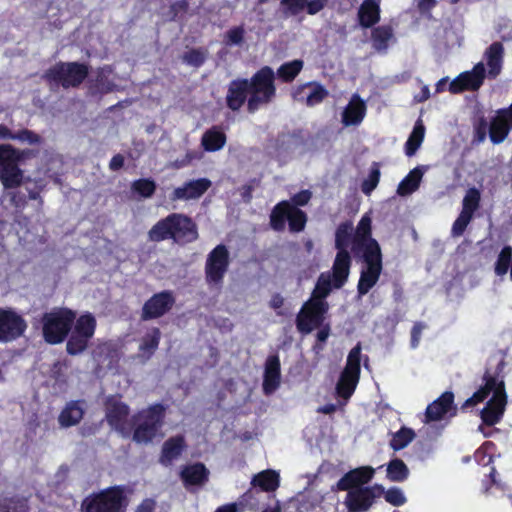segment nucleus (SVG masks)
I'll use <instances>...</instances> for the list:
<instances>
[{
    "label": "nucleus",
    "mask_w": 512,
    "mask_h": 512,
    "mask_svg": "<svg viewBox=\"0 0 512 512\" xmlns=\"http://www.w3.org/2000/svg\"><path fill=\"white\" fill-rule=\"evenodd\" d=\"M84 404V400H73L68 402L58 417L60 426L71 427L78 424L84 416Z\"/></svg>",
    "instance_id": "obj_33"
},
{
    "label": "nucleus",
    "mask_w": 512,
    "mask_h": 512,
    "mask_svg": "<svg viewBox=\"0 0 512 512\" xmlns=\"http://www.w3.org/2000/svg\"><path fill=\"white\" fill-rule=\"evenodd\" d=\"M512 126L504 116L497 113L489 122V138L493 144L502 143L508 136Z\"/></svg>",
    "instance_id": "obj_37"
},
{
    "label": "nucleus",
    "mask_w": 512,
    "mask_h": 512,
    "mask_svg": "<svg viewBox=\"0 0 512 512\" xmlns=\"http://www.w3.org/2000/svg\"><path fill=\"white\" fill-rule=\"evenodd\" d=\"M409 473L407 465L400 458H394L386 465V477L391 482H404Z\"/></svg>",
    "instance_id": "obj_41"
},
{
    "label": "nucleus",
    "mask_w": 512,
    "mask_h": 512,
    "mask_svg": "<svg viewBox=\"0 0 512 512\" xmlns=\"http://www.w3.org/2000/svg\"><path fill=\"white\" fill-rule=\"evenodd\" d=\"M189 9L188 0H180L170 5L171 20L175 21L180 15L185 14Z\"/></svg>",
    "instance_id": "obj_64"
},
{
    "label": "nucleus",
    "mask_w": 512,
    "mask_h": 512,
    "mask_svg": "<svg viewBox=\"0 0 512 512\" xmlns=\"http://www.w3.org/2000/svg\"><path fill=\"white\" fill-rule=\"evenodd\" d=\"M148 240L159 243L172 240L178 245H186L198 238V228L191 217L182 213H171L157 221L147 233Z\"/></svg>",
    "instance_id": "obj_1"
},
{
    "label": "nucleus",
    "mask_w": 512,
    "mask_h": 512,
    "mask_svg": "<svg viewBox=\"0 0 512 512\" xmlns=\"http://www.w3.org/2000/svg\"><path fill=\"white\" fill-rule=\"evenodd\" d=\"M353 224L351 221H345L338 225L335 232V248L337 254L334 259V270L339 276V281L349 276L351 267V256L348 252L349 245L353 241Z\"/></svg>",
    "instance_id": "obj_8"
},
{
    "label": "nucleus",
    "mask_w": 512,
    "mask_h": 512,
    "mask_svg": "<svg viewBox=\"0 0 512 512\" xmlns=\"http://www.w3.org/2000/svg\"><path fill=\"white\" fill-rule=\"evenodd\" d=\"M88 75V67L79 62H58L47 69L42 79L52 91L60 87H78Z\"/></svg>",
    "instance_id": "obj_5"
},
{
    "label": "nucleus",
    "mask_w": 512,
    "mask_h": 512,
    "mask_svg": "<svg viewBox=\"0 0 512 512\" xmlns=\"http://www.w3.org/2000/svg\"><path fill=\"white\" fill-rule=\"evenodd\" d=\"M289 202L282 201L278 203L270 214V225L275 231H283L288 218Z\"/></svg>",
    "instance_id": "obj_43"
},
{
    "label": "nucleus",
    "mask_w": 512,
    "mask_h": 512,
    "mask_svg": "<svg viewBox=\"0 0 512 512\" xmlns=\"http://www.w3.org/2000/svg\"><path fill=\"white\" fill-rule=\"evenodd\" d=\"M416 437L413 429L408 427H402L399 431L392 435V439L389 442L390 447L394 451H399L407 447Z\"/></svg>",
    "instance_id": "obj_46"
},
{
    "label": "nucleus",
    "mask_w": 512,
    "mask_h": 512,
    "mask_svg": "<svg viewBox=\"0 0 512 512\" xmlns=\"http://www.w3.org/2000/svg\"><path fill=\"white\" fill-rule=\"evenodd\" d=\"M175 296L171 290H163L151 296L143 305L141 320L157 319L168 313L175 304Z\"/></svg>",
    "instance_id": "obj_16"
},
{
    "label": "nucleus",
    "mask_w": 512,
    "mask_h": 512,
    "mask_svg": "<svg viewBox=\"0 0 512 512\" xmlns=\"http://www.w3.org/2000/svg\"><path fill=\"white\" fill-rule=\"evenodd\" d=\"M385 500L393 506H402L406 503L407 499L399 487H391L387 491L384 490Z\"/></svg>",
    "instance_id": "obj_57"
},
{
    "label": "nucleus",
    "mask_w": 512,
    "mask_h": 512,
    "mask_svg": "<svg viewBox=\"0 0 512 512\" xmlns=\"http://www.w3.org/2000/svg\"><path fill=\"white\" fill-rule=\"evenodd\" d=\"M375 474V470L370 466H362L345 473L337 482V488L341 491L354 489L356 487H365Z\"/></svg>",
    "instance_id": "obj_24"
},
{
    "label": "nucleus",
    "mask_w": 512,
    "mask_h": 512,
    "mask_svg": "<svg viewBox=\"0 0 512 512\" xmlns=\"http://www.w3.org/2000/svg\"><path fill=\"white\" fill-rule=\"evenodd\" d=\"M166 410L165 405L155 403L135 413L131 417L132 440L140 445H148L162 439Z\"/></svg>",
    "instance_id": "obj_3"
},
{
    "label": "nucleus",
    "mask_w": 512,
    "mask_h": 512,
    "mask_svg": "<svg viewBox=\"0 0 512 512\" xmlns=\"http://www.w3.org/2000/svg\"><path fill=\"white\" fill-rule=\"evenodd\" d=\"M230 264L229 251L224 244L217 245L207 255L205 262V280L208 285L220 286Z\"/></svg>",
    "instance_id": "obj_12"
},
{
    "label": "nucleus",
    "mask_w": 512,
    "mask_h": 512,
    "mask_svg": "<svg viewBox=\"0 0 512 512\" xmlns=\"http://www.w3.org/2000/svg\"><path fill=\"white\" fill-rule=\"evenodd\" d=\"M489 133V122L484 116L479 117L473 124L472 144L479 145L486 140Z\"/></svg>",
    "instance_id": "obj_54"
},
{
    "label": "nucleus",
    "mask_w": 512,
    "mask_h": 512,
    "mask_svg": "<svg viewBox=\"0 0 512 512\" xmlns=\"http://www.w3.org/2000/svg\"><path fill=\"white\" fill-rule=\"evenodd\" d=\"M124 486H114L87 496L81 504L82 512H126L129 499Z\"/></svg>",
    "instance_id": "obj_6"
},
{
    "label": "nucleus",
    "mask_w": 512,
    "mask_h": 512,
    "mask_svg": "<svg viewBox=\"0 0 512 512\" xmlns=\"http://www.w3.org/2000/svg\"><path fill=\"white\" fill-rule=\"evenodd\" d=\"M512 264V247L505 246L500 251L495 262L494 271L497 276H504L511 268Z\"/></svg>",
    "instance_id": "obj_49"
},
{
    "label": "nucleus",
    "mask_w": 512,
    "mask_h": 512,
    "mask_svg": "<svg viewBox=\"0 0 512 512\" xmlns=\"http://www.w3.org/2000/svg\"><path fill=\"white\" fill-rule=\"evenodd\" d=\"M303 65L304 62L300 59L285 62L277 69L275 77L277 76L281 81L285 83H290L301 72Z\"/></svg>",
    "instance_id": "obj_42"
},
{
    "label": "nucleus",
    "mask_w": 512,
    "mask_h": 512,
    "mask_svg": "<svg viewBox=\"0 0 512 512\" xmlns=\"http://www.w3.org/2000/svg\"><path fill=\"white\" fill-rule=\"evenodd\" d=\"M75 318V312L67 308L54 309L44 313L40 320L44 340L49 344L63 342L69 335Z\"/></svg>",
    "instance_id": "obj_7"
},
{
    "label": "nucleus",
    "mask_w": 512,
    "mask_h": 512,
    "mask_svg": "<svg viewBox=\"0 0 512 512\" xmlns=\"http://www.w3.org/2000/svg\"><path fill=\"white\" fill-rule=\"evenodd\" d=\"M328 91L319 83H308L299 86L293 92V98L305 102L307 106H315L321 103L327 96Z\"/></svg>",
    "instance_id": "obj_29"
},
{
    "label": "nucleus",
    "mask_w": 512,
    "mask_h": 512,
    "mask_svg": "<svg viewBox=\"0 0 512 512\" xmlns=\"http://www.w3.org/2000/svg\"><path fill=\"white\" fill-rule=\"evenodd\" d=\"M484 380V387L480 388L468 398L463 403L461 409L464 410L468 407L475 406L477 403L484 401L489 394L492 393L491 399L480 412L483 423L492 426L501 420L507 404V396L503 381L498 382L496 378L490 376L488 372L485 373Z\"/></svg>",
    "instance_id": "obj_2"
},
{
    "label": "nucleus",
    "mask_w": 512,
    "mask_h": 512,
    "mask_svg": "<svg viewBox=\"0 0 512 512\" xmlns=\"http://www.w3.org/2000/svg\"><path fill=\"white\" fill-rule=\"evenodd\" d=\"M207 57L208 52L206 49L192 48L182 54L181 60L188 66L199 68L205 63Z\"/></svg>",
    "instance_id": "obj_47"
},
{
    "label": "nucleus",
    "mask_w": 512,
    "mask_h": 512,
    "mask_svg": "<svg viewBox=\"0 0 512 512\" xmlns=\"http://www.w3.org/2000/svg\"><path fill=\"white\" fill-rule=\"evenodd\" d=\"M212 183L208 178L189 180L182 186L173 190L170 195L171 201L192 200L200 198L211 187Z\"/></svg>",
    "instance_id": "obj_23"
},
{
    "label": "nucleus",
    "mask_w": 512,
    "mask_h": 512,
    "mask_svg": "<svg viewBox=\"0 0 512 512\" xmlns=\"http://www.w3.org/2000/svg\"><path fill=\"white\" fill-rule=\"evenodd\" d=\"M281 383V365L278 355H270L265 361L263 375V392L265 395H272Z\"/></svg>",
    "instance_id": "obj_26"
},
{
    "label": "nucleus",
    "mask_w": 512,
    "mask_h": 512,
    "mask_svg": "<svg viewBox=\"0 0 512 512\" xmlns=\"http://www.w3.org/2000/svg\"><path fill=\"white\" fill-rule=\"evenodd\" d=\"M160 336V330L158 328H154L150 334H147L143 338L139 348L144 356L150 358L153 355L155 350L158 348Z\"/></svg>",
    "instance_id": "obj_50"
},
{
    "label": "nucleus",
    "mask_w": 512,
    "mask_h": 512,
    "mask_svg": "<svg viewBox=\"0 0 512 512\" xmlns=\"http://www.w3.org/2000/svg\"><path fill=\"white\" fill-rule=\"evenodd\" d=\"M187 444L184 435L178 434L168 438L162 445L159 463L165 467L171 466L186 450Z\"/></svg>",
    "instance_id": "obj_27"
},
{
    "label": "nucleus",
    "mask_w": 512,
    "mask_h": 512,
    "mask_svg": "<svg viewBox=\"0 0 512 512\" xmlns=\"http://www.w3.org/2000/svg\"><path fill=\"white\" fill-rule=\"evenodd\" d=\"M210 472L201 462L182 466L179 476L183 486L189 492H194L196 488L203 487L209 480Z\"/></svg>",
    "instance_id": "obj_21"
},
{
    "label": "nucleus",
    "mask_w": 512,
    "mask_h": 512,
    "mask_svg": "<svg viewBox=\"0 0 512 512\" xmlns=\"http://www.w3.org/2000/svg\"><path fill=\"white\" fill-rule=\"evenodd\" d=\"M361 347L357 344L348 354L346 366L340 374L336 384V393L347 400L354 393L360 375Z\"/></svg>",
    "instance_id": "obj_10"
},
{
    "label": "nucleus",
    "mask_w": 512,
    "mask_h": 512,
    "mask_svg": "<svg viewBox=\"0 0 512 512\" xmlns=\"http://www.w3.org/2000/svg\"><path fill=\"white\" fill-rule=\"evenodd\" d=\"M156 183L150 178H141L132 182L131 189L143 198H150L156 191Z\"/></svg>",
    "instance_id": "obj_51"
},
{
    "label": "nucleus",
    "mask_w": 512,
    "mask_h": 512,
    "mask_svg": "<svg viewBox=\"0 0 512 512\" xmlns=\"http://www.w3.org/2000/svg\"><path fill=\"white\" fill-rule=\"evenodd\" d=\"M425 136V126L421 119H418L405 143V154L412 157L420 148Z\"/></svg>",
    "instance_id": "obj_40"
},
{
    "label": "nucleus",
    "mask_w": 512,
    "mask_h": 512,
    "mask_svg": "<svg viewBox=\"0 0 512 512\" xmlns=\"http://www.w3.org/2000/svg\"><path fill=\"white\" fill-rule=\"evenodd\" d=\"M372 231V219L370 217L369 213H365L357 227L353 236L352 241V253L353 255H360L368 253V251L374 250V247L378 249V251H381L379 243L372 238L371 236Z\"/></svg>",
    "instance_id": "obj_17"
},
{
    "label": "nucleus",
    "mask_w": 512,
    "mask_h": 512,
    "mask_svg": "<svg viewBox=\"0 0 512 512\" xmlns=\"http://www.w3.org/2000/svg\"><path fill=\"white\" fill-rule=\"evenodd\" d=\"M306 0H280V7L285 17L297 16L305 10Z\"/></svg>",
    "instance_id": "obj_55"
},
{
    "label": "nucleus",
    "mask_w": 512,
    "mask_h": 512,
    "mask_svg": "<svg viewBox=\"0 0 512 512\" xmlns=\"http://www.w3.org/2000/svg\"><path fill=\"white\" fill-rule=\"evenodd\" d=\"M354 257L363 260L366 268L362 269L357 285L359 296L366 295L370 289L377 283L382 271V253L378 251L376 246L374 250L368 253L354 255Z\"/></svg>",
    "instance_id": "obj_13"
},
{
    "label": "nucleus",
    "mask_w": 512,
    "mask_h": 512,
    "mask_svg": "<svg viewBox=\"0 0 512 512\" xmlns=\"http://www.w3.org/2000/svg\"><path fill=\"white\" fill-rule=\"evenodd\" d=\"M485 67L483 62L477 63L471 71H466L457 76L449 84V91L453 94L463 91H477L485 79Z\"/></svg>",
    "instance_id": "obj_19"
},
{
    "label": "nucleus",
    "mask_w": 512,
    "mask_h": 512,
    "mask_svg": "<svg viewBox=\"0 0 512 512\" xmlns=\"http://www.w3.org/2000/svg\"><path fill=\"white\" fill-rule=\"evenodd\" d=\"M472 218L473 216L469 215L468 213L460 212L459 216L453 223L451 230L452 235L455 237L461 236L464 233L470 221L472 220Z\"/></svg>",
    "instance_id": "obj_60"
},
{
    "label": "nucleus",
    "mask_w": 512,
    "mask_h": 512,
    "mask_svg": "<svg viewBox=\"0 0 512 512\" xmlns=\"http://www.w3.org/2000/svg\"><path fill=\"white\" fill-rule=\"evenodd\" d=\"M202 158V153L198 151L189 150L186 152L185 156L182 159H176L173 162V167L176 169H180L188 166L195 160H200Z\"/></svg>",
    "instance_id": "obj_63"
},
{
    "label": "nucleus",
    "mask_w": 512,
    "mask_h": 512,
    "mask_svg": "<svg viewBox=\"0 0 512 512\" xmlns=\"http://www.w3.org/2000/svg\"><path fill=\"white\" fill-rule=\"evenodd\" d=\"M329 310L327 301L309 299L306 301L296 317L297 330L302 334H309L314 328L324 324L325 315Z\"/></svg>",
    "instance_id": "obj_11"
},
{
    "label": "nucleus",
    "mask_w": 512,
    "mask_h": 512,
    "mask_svg": "<svg viewBox=\"0 0 512 512\" xmlns=\"http://www.w3.org/2000/svg\"><path fill=\"white\" fill-rule=\"evenodd\" d=\"M380 5L377 0H364L360 5L357 18L362 28H372L380 21Z\"/></svg>",
    "instance_id": "obj_32"
},
{
    "label": "nucleus",
    "mask_w": 512,
    "mask_h": 512,
    "mask_svg": "<svg viewBox=\"0 0 512 512\" xmlns=\"http://www.w3.org/2000/svg\"><path fill=\"white\" fill-rule=\"evenodd\" d=\"M19 163L6 160L5 155L0 156V182L4 189H15L22 185L24 172Z\"/></svg>",
    "instance_id": "obj_25"
},
{
    "label": "nucleus",
    "mask_w": 512,
    "mask_h": 512,
    "mask_svg": "<svg viewBox=\"0 0 512 512\" xmlns=\"http://www.w3.org/2000/svg\"><path fill=\"white\" fill-rule=\"evenodd\" d=\"M251 484L260 487L261 491H275L279 487V474L274 470L262 471L253 477Z\"/></svg>",
    "instance_id": "obj_39"
},
{
    "label": "nucleus",
    "mask_w": 512,
    "mask_h": 512,
    "mask_svg": "<svg viewBox=\"0 0 512 512\" xmlns=\"http://www.w3.org/2000/svg\"><path fill=\"white\" fill-rule=\"evenodd\" d=\"M27 328L25 320L12 310L0 308V342H11L21 337Z\"/></svg>",
    "instance_id": "obj_18"
},
{
    "label": "nucleus",
    "mask_w": 512,
    "mask_h": 512,
    "mask_svg": "<svg viewBox=\"0 0 512 512\" xmlns=\"http://www.w3.org/2000/svg\"><path fill=\"white\" fill-rule=\"evenodd\" d=\"M504 47L501 42H493L485 51L484 58L488 66V77L495 79L501 72Z\"/></svg>",
    "instance_id": "obj_35"
},
{
    "label": "nucleus",
    "mask_w": 512,
    "mask_h": 512,
    "mask_svg": "<svg viewBox=\"0 0 512 512\" xmlns=\"http://www.w3.org/2000/svg\"><path fill=\"white\" fill-rule=\"evenodd\" d=\"M424 169L421 166H417L412 169L408 175L399 183L397 188V194L400 196H408L414 193L420 186Z\"/></svg>",
    "instance_id": "obj_38"
},
{
    "label": "nucleus",
    "mask_w": 512,
    "mask_h": 512,
    "mask_svg": "<svg viewBox=\"0 0 512 512\" xmlns=\"http://www.w3.org/2000/svg\"><path fill=\"white\" fill-rule=\"evenodd\" d=\"M254 491L251 489L244 493L237 502L229 503L219 507L216 512H242L249 504V499L252 498Z\"/></svg>",
    "instance_id": "obj_56"
},
{
    "label": "nucleus",
    "mask_w": 512,
    "mask_h": 512,
    "mask_svg": "<svg viewBox=\"0 0 512 512\" xmlns=\"http://www.w3.org/2000/svg\"><path fill=\"white\" fill-rule=\"evenodd\" d=\"M250 96L247 110L256 112L260 107L270 104L276 97L275 72L270 66H263L248 80Z\"/></svg>",
    "instance_id": "obj_4"
},
{
    "label": "nucleus",
    "mask_w": 512,
    "mask_h": 512,
    "mask_svg": "<svg viewBox=\"0 0 512 512\" xmlns=\"http://www.w3.org/2000/svg\"><path fill=\"white\" fill-rule=\"evenodd\" d=\"M366 114V104L358 94H353L350 102L341 114V122L344 126L359 125Z\"/></svg>",
    "instance_id": "obj_30"
},
{
    "label": "nucleus",
    "mask_w": 512,
    "mask_h": 512,
    "mask_svg": "<svg viewBox=\"0 0 512 512\" xmlns=\"http://www.w3.org/2000/svg\"><path fill=\"white\" fill-rule=\"evenodd\" d=\"M347 280L348 276H346L344 280H340L341 282H339V276L335 272L333 265L331 271L322 272L318 276L310 299L326 301L325 299L329 296L331 291L333 289L342 288L347 282Z\"/></svg>",
    "instance_id": "obj_22"
},
{
    "label": "nucleus",
    "mask_w": 512,
    "mask_h": 512,
    "mask_svg": "<svg viewBox=\"0 0 512 512\" xmlns=\"http://www.w3.org/2000/svg\"><path fill=\"white\" fill-rule=\"evenodd\" d=\"M66 368L65 363L56 361L49 370V377L54 379L59 385H65L67 383Z\"/></svg>",
    "instance_id": "obj_59"
},
{
    "label": "nucleus",
    "mask_w": 512,
    "mask_h": 512,
    "mask_svg": "<svg viewBox=\"0 0 512 512\" xmlns=\"http://www.w3.org/2000/svg\"><path fill=\"white\" fill-rule=\"evenodd\" d=\"M95 328L96 319L92 314L81 315L70 331L71 333L66 344L67 353L69 355H78L84 352L95 333Z\"/></svg>",
    "instance_id": "obj_9"
},
{
    "label": "nucleus",
    "mask_w": 512,
    "mask_h": 512,
    "mask_svg": "<svg viewBox=\"0 0 512 512\" xmlns=\"http://www.w3.org/2000/svg\"><path fill=\"white\" fill-rule=\"evenodd\" d=\"M244 28L242 26L231 28L225 36L226 45H241L244 40Z\"/></svg>",
    "instance_id": "obj_62"
},
{
    "label": "nucleus",
    "mask_w": 512,
    "mask_h": 512,
    "mask_svg": "<svg viewBox=\"0 0 512 512\" xmlns=\"http://www.w3.org/2000/svg\"><path fill=\"white\" fill-rule=\"evenodd\" d=\"M226 140V134L222 128L215 125L203 133L201 146L206 152H216L225 146Z\"/></svg>",
    "instance_id": "obj_36"
},
{
    "label": "nucleus",
    "mask_w": 512,
    "mask_h": 512,
    "mask_svg": "<svg viewBox=\"0 0 512 512\" xmlns=\"http://www.w3.org/2000/svg\"><path fill=\"white\" fill-rule=\"evenodd\" d=\"M480 199L481 195L478 189L475 187L468 189L462 201L461 212H466L473 216L474 212L479 208Z\"/></svg>",
    "instance_id": "obj_53"
},
{
    "label": "nucleus",
    "mask_w": 512,
    "mask_h": 512,
    "mask_svg": "<svg viewBox=\"0 0 512 512\" xmlns=\"http://www.w3.org/2000/svg\"><path fill=\"white\" fill-rule=\"evenodd\" d=\"M289 230L291 232H300L305 228L307 221L306 213L289 203V212L287 218Z\"/></svg>",
    "instance_id": "obj_48"
},
{
    "label": "nucleus",
    "mask_w": 512,
    "mask_h": 512,
    "mask_svg": "<svg viewBox=\"0 0 512 512\" xmlns=\"http://www.w3.org/2000/svg\"><path fill=\"white\" fill-rule=\"evenodd\" d=\"M130 414L129 406L120 400L110 397L105 404V418L107 423L122 436L130 434L131 422H128Z\"/></svg>",
    "instance_id": "obj_15"
},
{
    "label": "nucleus",
    "mask_w": 512,
    "mask_h": 512,
    "mask_svg": "<svg viewBox=\"0 0 512 512\" xmlns=\"http://www.w3.org/2000/svg\"><path fill=\"white\" fill-rule=\"evenodd\" d=\"M390 42H396L394 30L390 25H380L372 27L371 43L373 49L381 54H385L389 48Z\"/></svg>",
    "instance_id": "obj_34"
},
{
    "label": "nucleus",
    "mask_w": 512,
    "mask_h": 512,
    "mask_svg": "<svg viewBox=\"0 0 512 512\" xmlns=\"http://www.w3.org/2000/svg\"><path fill=\"white\" fill-rule=\"evenodd\" d=\"M454 394L450 391L444 392L426 408L425 417L427 422L441 420L452 408Z\"/></svg>",
    "instance_id": "obj_31"
},
{
    "label": "nucleus",
    "mask_w": 512,
    "mask_h": 512,
    "mask_svg": "<svg viewBox=\"0 0 512 512\" xmlns=\"http://www.w3.org/2000/svg\"><path fill=\"white\" fill-rule=\"evenodd\" d=\"M3 154L6 160L22 164L24 160L35 157L37 152L31 149L19 150L10 144H0V156Z\"/></svg>",
    "instance_id": "obj_45"
},
{
    "label": "nucleus",
    "mask_w": 512,
    "mask_h": 512,
    "mask_svg": "<svg viewBox=\"0 0 512 512\" xmlns=\"http://www.w3.org/2000/svg\"><path fill=\"white\" fill-rule=\"evenodd\" d=\"M14 140L26 142L30 145H36L42 142L41 136L29 129H22L15 132Z\"/></svg>",
    "instance_id": "obj_61"
},
{
    "label": "nucleus",
    "mask_w": 512,
    "mask_h": 512,
    "mask_svg": "<svg viewBox=\"0 0 512 512\" xmlns=\"http://www.w3.org/2000/svg\"><path fill=\"white\" fill-rule=\"evenodd\" d=\"M380 180V170L373 167L368 177L362 182L361 190L364 194L369 195L378 185Z\"/></svg>",
    "instance_id": "obj_58"
},
{
    "label": "nucleus",
    "mask_w": 512,
    "mask_h": 512,
    "mask_svg": "<svg viewBox=\"0 0 512 512\" xmlns=\"http://www.w3.org/2000/svg\"><path fill=\"white\" fill-rule=\"evenodd\" d=\"M28 500L18 495L0 497V512H28Z\"/></svg>",
    "instance_id": "obj_44"
},
{
    "label": "nucleus",
    "mask_w": 512,
    "mask_h": 512,
    "mask_svg": "<svg viewBox=\"0 0 512 512\" xmlns=\"http://www.w3.org/2000/svg\"><path fill=\"white\" fill-rule=\"evenodd\" d=\"M250 94L248 79L238 78L232 80L228 85L226 104L233 111H238L248 101Z\"/></svg>",
    "instance_id": "obj_28"
},
{
    "label": "nucleus",
    "mask_w": 512,
    "mask_h": 512,
    "mask_svg": "<svg viewBox=\"0 0 512 512\" xmlns=\"http://www.w3.org/2000/svg\"><path fill=\"white\" fill-rule=\"evenodd\" d=\"M347 495L344 504L348 512H367L375 501L384 494V487L381 484H374L367 487H356L346 490Z\"/></svg>",
    "instance_id": "obj_14"
},
{
    "label": "nucleus",
    "mask_w": 512,
    "mask_h": 512,
    "mask_svg": "<svg viewBox=\"0 0 512 512\" xmlns=\"http://www.w3.org/2000/svg\"><path fill=\"white\" fill-rule=\"evenodd\" d=\"M116 85L105 76H98L96 81L89 86L88 92L91 96L97 97L114 91Z\"/></svg>",
    "instance_id": "obj_52"
},
{
    "label": "nucleus",
    "mask_w": 512,
    "mask_h": 512,
    "mask_svg": "<svg viewBox=\"0 0 512 512\" xmlns=\"http://www.w3.org/2000/svg\"><path fill=\"white\" fill-rule=\"evenodd\" d=\"M305 144L306 141L302 130H294L278 134L274 140L273 148L277 158L286 159L296 150L304 147Z\"/></svg>",
    "instance_id": "obj_20"
}]
</instances>
